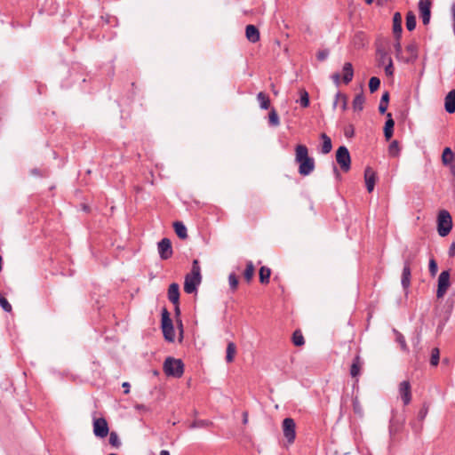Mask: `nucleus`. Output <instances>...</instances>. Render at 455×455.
Segmentation results:
<instances>
[{
	"mask_svg": "<svg viewBox=\"0 0 455 455\" xmlns=\"http://www.w3.org/2000/svg\"><path fill=\"white\" fill-rule=\"evenodd\" d=\"M176 323H177L178 329L180 331V340H181L183 338V332H184L182 320L180 318L176 319Z\"/></svg>",
	"mask_w": 455,
	"mask_h": 455,
	"instance_id": "obj_58",
	"label": "nucleus"
},
{
	"mask_svg": "<svg viewBox=\"0 0 455 455\" xmlns=\"http://www.w3.org/2000/svg\"><path fill=\"white\" fill-rule=\"evenodd\" d=\"M377 53L379 55V61L381 63H384V61L387 59L388 60V56H387V53L384 51V50H381V49H378L377 50Z\"/></svg>",
	"mask_w": 455,
	"mask_h": 455,
	"instance_id": "obj_56",
	"label": "nucleus"
},
{
	"mask_svg": "<svg viewBox=\"0 0 455 455\" xmlns=\"http://www.w3.org/2000/svg\"><path fill=\"white\" fill-rule=\"evenodd\" d=\"M122 387L124 388V393L125 395L129 394L130 393V387H131V385L129 382L125 381L122 384Z\"/></svg>",
	"mask_w": 455,
	"mask_h": 455,
	"instance_id": "obj_60",
	"label": "nucleus"
},
{
	"mask_svg": "<svg viewBox=\"0 0 455 455\" xmlns=\"http://www.w3.org/2000/svg\"><path fill=\"white\" fill-rule=\"evenodd\" d=\"M411 270L409 259H405L402 272L401 284L403 290H407L411 285Z\"/></svg>",
	"mask_w": 455,
	"mask_h": 455,
	"instance_id": "obj_15",
	"label": "nucleus"
},
{
	"mask_svg": "<svg viewBox=\"0 0 455 455\" xmlns=\"http://www.w3.org/2000/svg\"><path fill=\"white\" fill-rule=\"evenodd\" d=\"M399 393L404 405H408L411 401V384L408 380H403L399 385Z\"/></svg>",
	"mask_w": 455,
	"mask_h": 455,
	"instance_id": "obj_14",
	"label": "nucleus"
},
{
	"mask_svg": "<svg viewBox=\"0 0 455 455\" xmlns=\"http://www.w3.org/2000/svg\"><path fill=\"white\" fill-rule=\"evenodd\" d=\"M291 341L296 347H301L305 344V339L300 330L298 329L293 331Z\"/></svg>",
	"mask_w": 455,
	"mask_h": 455,
	"instance_id": "obj_33",
	"label": "nucleus"
},
{
	"mask_svg": "<svg viewBox=\"0 0 455 455\" xmlns=\"http://www.w3.org/2000/svg\"><path fill=\"white\" fill-rule=\"evenodd\" d=\"M235 351H236V347H235V343L229 342L227 346V350H226L227 363H232L234 361Z\"/></svg>",
	"mask_w": 455,
	"mask_h": 455,
	"instance_id": "obj_39",
	"label": "nucleus"
},
{
	"mask_svg": "<svg viewBox=\"0 0 455 455\" xmlns=\"http://www.w3.org/2000/svg\"><path fill=\"white\" fill-rule=\"evenodd\" d=\"M268 124L272 127H276L280 124L278 113L275 108H271L268 114Z\"/></svg>",
	"mask_w": 455,
	"mask_h": 455,
	"instance_id": "obj_38",
	"label": "nucleus"
},
{
	"mask_svg": "<svg viewBox=\"0 0 455 455\" xmlns=\"http://www.w3.org/2000/svg\"><path fill=\"white\" fill-rule=\"evenodd\" d=\"M347 108V97L343 96L342 102H341V108L342 110H346Z\"/></svg>",
	"mask_w": 455,
	"mask_h": 455,
	"instance_id": "obj_64",
	"label": "nucleus"
},
{
	"mask_svg": "<svg viewBox=\"0 0 455 455\" xmlns=\"http://www.w3.org/2000/svg\"><path fill=\"white\" fill-rule=\"evenodd\" d=\"M428 270L432 277H435L438 272V264L435 258H431L428 262Z\"/></svg>",
	"mask_w": 455,
	"mask_h": 455,
	"instance_id": "obj_46",
	"label": "nucleus"
},
{
	"mask_svg": "<svg viewBox=\"0 0 455 455\" xmlns=\"http://www.w3.org/2000/svg\"><path fill=\"white\" fill-rule=\"evenodd\" d=\"M343 76L342 80L345 84H349L354 77V68L351 62H346L343 65Z\"/></svg>",
	"mask_w": 455,
	"mask_h": 455,
	"instance_id": "obj_24",
	"label": "nucleus"
},
{
	"mask_svg": "<svg viewBox=\"0 0 455 455\" xmlns=\"http://www.w3.org/2000/svg\"><path fill=\"white\" fill-rule=\"evenodd\" d=\"M331 79L332 80L333 84L339 87V84H340V74L336 72V73H333L331 76Z\"/></svg>",
	"mask_w": 455,
	"mask_h": 455,
	"instance_id": "obj_55",
	"label": "nucleus"
},
{
	"mask_svg": "<svg viewBox=\"0 0 455 455\" xmlns=\"http://www.w3.org/2000/svg\"><path fill=\"white\" fill-rule=\"evenodd\" d=\"M245 36L246 39L254 44L259 41L260 34L259 28L252 24H249L245 27Z\"/></svg>",
	"mask_w": 455,
	"mask_h": 455,
	"instance_id": "obj_18",
	"label": "nucleus"
},
{
	"mask_svg": "<svg viewBox=\"0 0 455 455\" xmlns=\"http://www.w3.org/2000/svg\"><path fill=\"white\" fill-rule=\"evenodd\" d=\"M0 307L4 312L10 313L12 311V305L9 303L8 299L0 295Z\"/></svg>",
	"mask_w": 455,
	"mask_h": 455,
	"instance_id": "obj_48",
	"label": "nucleus"
},
{
	"mask_svg": "<svg viewBox=\"0 0 455 455\" xmlns=\"http://www.w3.org/2000/svg\"><path fill=\"white\" fill-rule=\"evenodd\" d=\"M164 371L168 377L180 378L184 373V363L181 359L168 356L164 362Z\"/></svg>",
	"mask_w": 455,
	"mask_h": 455,
	"instance_id": "obj_3",
	"label": "nucleus"
},
{
	"mask_svg": "<svg viewBox=\"0 0 455 455\" xmlns=\"http://www.w3.org/2000/svg\"><path fill=\"white\" fill-rule=\"evenodd\" d=\"M366 36L363 31H357L353 37V44L355 48L361 49L365 46Z\"/></svg>",
	"mask_w": 455,
	"mask_h": 455,
	"instance_id": "obj_29",
	"label": "nucleus"
},
{
	"mask_svg": "<svg viewBox=\"0 0 455 455\" xmlns=\"http://www.w3.org/2000/svg\"><path fill=\"white\" fill-rule=\"evenodd\" d=\"M320 139L322 140L321 148L318 149L323 155L329 154L332 149V142L331 138L326 133H321Z\"/></svg>",
	"mask_w": 455,
	"mask_h": 455,
	"instance_id": "obj_23",
	"label": "nucleus"
},
{
	"mask_svg": "<svg viewBox=\"0 0 455 455\" xmlns=\"http://www.w3.org/2000/svg\"><path fill=\"white\" fill-rule=\"evenodd\" d=\"M344 135L349 139L355 135L354 126L352 124H348L344 130Z\"/></svg>",
	"mask_w": 455,
	"mask_h": 455,
	"instance_id": "obj_54",
	"label": "nucleus"
},
{
	"mask_svg": "<svg viewBox=\"0 0 455 455\" xmlns=\"http://www.w3.org/2000/svg\"><path fill=\"white\" fill-rule=\"evenodd\" d=\"M403 419H398L395 414V411H392V417L389 420V434L391 436L396 435L399 433L403 427Z\"/></svg>",
	"mask_w": 455,
	"mask_h": 455,
	"instance_id": "obj_17",
	"label": "nucleus"
},
{
	"mask_svg": "<svg viewBox=\"0 0 455 455\" xmlns=\"http://www.w3.org/2000/svg\"><path fill=\"white\" fill-rule=\"evenodd\" d=\"M330 55V51L328 49H323L317 52L316 58L319 61L325 60Z\"/></svg>",
	"mask_w": 455,
	"mask_h": 455,
	"instance_id": "obj_51",
	"label": "nucleus"
},
{
	"mask_svg": "<svg viewBox=\"0 0 455 455\" xmlns=\"http://www.w3.org/2000/svg\"><path fill=\"white\" fill-rule=\"evenodd\" d=\"M295 162L299 165L298 172L301 176H308L315 170V159L309 156L306 145L295 147Z\"/></svg>",
	"mask_w": 455,
	"mask_h": 455,
	"instance_id": "obj_1",
	"label": "nucleus"
},
{
	"mask_svg": "<svg viewBox=\"0 0 455 455\" xmlns=\"http://www.w3.org/2000/svg\"><path fill=\"white\" fill-rule=\"evenodd\" d=\"M254 272H255V267H254L252 261H251V260L246 261V267H245L244 271L243 272V275L244 280L247 283H250L252 280Z\"/></svg>",
	"mask_w": 455,
	"mask_h": 455,
	"instance_id": "obj_30",
	"label": "nucleus"
},
{
	"mask_svg": "<svg viewBox=\"0 0 455 455\" xmlns=\"http://www.w3.org/2000/svg\"><path fill=\"white\" fill-rule=\"evenodd\" d=\"M403 33L402 15L396 12L393 15V34L395 40H401Z\"/></svg>",
	"mask_w": 455,
	"mask_h": 455,
	"instance_id": "obj_16",
	"label": "nucleus"
},
{
	"mask_svg": "<svg viewBox=\"0 0 455 455\" xmlns=\"http://www.w3.org/2000/svg\"><path fill=\"white\" fill-rule=\"evenodd\" d=\"M228 284L229 288L232 291H235L239 284V279L238 276L235 275V273H230L228 275Z\"/></svg>",
	"mask_w": 455,
	"mask_h": 455,
	"instance_id": "obj_42",
	"label": "nucleus"
},
{
	"mask_svg": "<svg viewBox=\"0 0 455 455\" xmlns=\"http://www.w3.org/2000/svg\"><path fill=\"white\" fill-rule=\"evenodd\" d=\"M394 48H395V51L396 53V57H399V55L402 53V45H401L400 40H395Z\"/></svg>",
	"mask_w": 455,
	"mask_h": 455,
	"instance_id": "obj_57",
	"label": "nucleus"
},
{
	"mask_svg": "<svg viewBox=\"0 0 455 455\" xmlns=\"http://www.w3.org/2000/svg\"><path fill=\"white\" fill-rule=\"evenodd\" d=\"M454 307V299L449 297L445 302L441 306H436L435 308V317L438 319V323L446 325Z\"/></svg>",
	"mask_w": 455,
	"mask_h": 455,
	"instance_id": "obj_5",
	"label": "nucleus"
},
{
	"mask_svg": "<svg viewBox=\"0 0 455 455\" xmlns=\"http://www.w3.org/2000/svg\"><path fill=\"white\" fill-rule=\"evenodd\" d=\"M455 162V154L450 147H446L443 150L442 163L444 166Z\"/></svg>",
	"mask_w": 455,
	"mask_h": 455,
	"instance_id": "obj_25",
	"label": "nucleus"
},
{
	"mask_svg": "<svg viewBox=\"0 0 455 455\" xmlns=\"http://www.w3.org/2000/svg\"><path fill=\"white\" fill-rule=\"evenodd\" d=\"M299 94H300V97H299V100H298V102L299 103L300 107L303 108L309 107L310 99H309L308 92L305 89H301L299 91Z\"/></svg>",
	"mask_w": 455,
	"mask_h": 455,
	"instance_id": "obj_37",
	"label": "nucleus"
},
{
	"mask_svg": "<svg viewBox=\"0 0 455 455\" xmlns=\"http://www.w3.org/2000/svg\"><path fill=\"white\" fill-rule=\"evenodd\" d=\"M161 329L164 339L168 342H173L175 339V330L171 314L166 307H164L161 312Z\"/></svg>",
	"mask_w": 455,
	"mask_h": 455,
	"instance_id": "obj_4",
	"label": "nucleus"
},
{
	"mask_svg": "<svg viewBox=\"0 0 455 455\" xmlns=\"http://www.w3.org/2000/svg\"><path fill=\"white\" fill-rule=\"evenodd\" d=\"M283 436L289 443H292L296 437V423L292 418H285L282 422Z\"/></svg>",
	"mask_w": 455,
	"mask_h": 455,
	"instance_id": "obj_9",
	"label": "nucleus"
},
{
	"mask_svg": "<svg viewBox=\"0 0 455 455\" xmlns=\"http://www.w3.org/2000/svg\"><path fill=\"white\" fill-rule=\"evenodd\" d=\"M405 19H406V28L409 31L414 30L416 28V25H417L416 16L414 14V12L411 11H409L406 13Z\"/></svg>",
	"mask_w": 455,
	"mask_h": 455,
	"instance_id": "obj_34",
	"label": "nucleus"
},
{
	"mask_svg": "<svg viewBox=\"0 0 455 455\" xmlns=\"http://www.w3.org/2000/svg\"><path fill=\"white\" fill-rule=\"evenodd\" d=\"M213 423L208 419H195L190 425L189 428H205L212 426Z\"/></svg>",
	"mask_w": 455,
	"mask_h": 455,
	"instance_id": "obj_36",
	"label": "nucleus"
},
{
	"mask_svg": "<svg viewBox=\"0 0 455 455\" xmlns=\"http://www.w3.org/2000/svg\"><path fill=\"white\" fill-rule=\"evenodd\" d=\"M69 75H70V76L73 77V81L75 82L76 80V76H78V73H77V71L76 70L75 68H72L69 70Z\"/></svg>",
	"mask_w": 455,
	"mask_h": 455,
	"instance_id": "obj_63",
	"label": "nucleus"
},
{
	"mask_svg": "<svg viewBox=\"0 0 455 455\" xmlns=\"http://www.w3.org/2000/svg\"><path fill=\"white\" fill-rule=\"evenodd\" d=\"M202 282V277H196L189 275H186L184 281V291L188 294L197 292L198 286Z\"/></svg>",
	"mask_w": 455,
	"mask_h": 455,
	"instance_id": "obj_12",
	"label": "nucleus"
},
{
	"mask_svg": "<svg viewBox=\"0 0 455 455\" xmlns=\"http://www.w3.org/2000/svg\"><path fill=\"white\" fill-rule=\"evenodd\" d=\"M385 73L387 76H392L394 75V66L391 58H388V63L385 67Z\"/></svg>",
	"mask_w": 455,
	"mask_h": 455,
	"instance_id": "obj_52",
	"label": "nucleus"
},
{
	"mask_svg": "<svg viewBox=\"0 0 455 455\" xmlns=\"http://www.w3.org/2000/svg\"><path fill=\"white\" fill-rule=\"evenodd\" d=\"M389 100H390V94L387 91H385L381 95L379 105V114H381V115L387 114V109L388 107Z\"/></svg>",
	"mask_w": 455,
	"mask_h": 455,
	"instance_id": "obj_28",
	"label": "nucleus"
},
{
	"mask_svg": "<svg viewBox=\"0 0 455 455\" xmlns=\"http://www.w3.org/2000/svg\"><path fill=\"white\" fill-rule=\"evenodd\" d=\"M427 412H428V406L425 403L423 404L422 408L418 412V415H417L418 421L422 422L425 419V418L427 417Z\"/></svg>",
	"mask_w": 455,
	"mask_h": 455,
	"instance_id": "obj_49",
	"label": "nucleus"
},
{
	"mask_svg": "<svg viewBox=\"0 0 455 455\" xmlns=\"http://www.w3.org/2000/svg\"><path fill=\"white\" fill-rule=\"evenodd\" d=\"M271 269L268 267L262 266L259 270V278L261 284H267L271 276Z\"/></svg>",
	"mask_w": 455,
	"mask_h": 455,
	"instance_id": "obj_27",
	"label": "nucleus"
},
{
	"mask_svg": "<svg viewBox=\"0 0 455 455\" xmlns=\"http://www.w3.org/2000/svg\"><path fill=\"white\" fill-rule=\"evenodd\" d=\"M448 254L450 257H452L455 255V242H452L450 245Z\"/></svg>",
	"mask_w": 455,
	"mask_h": 455,
	"instance_id": "obj_62",
	"label": "nucleus"
},
{
	"mask_svg": "<svg viewBox=\"0 0 455 455\" xmlns=\"http://www.w3.org/2000/svg\"><path fill=\"white\" fill-rule=\"evenodd\" d=\"M377 180V173L370 166H367L364 170V181L366 189L369 193H371L374 190Z\"/></svg>",
	"mask_w": 455,
	"mask_h": 455,
	"instance_id": "obj_13",
	"label": "nucleus"
},
{
	"mask_svg": "<svg viewBox=\"0 0 455 455\" xmlns=\"http://www.w3.org/2000/svg\"><path fill=\"white\" fill-rule=\"evenodd\" d=\"M108 442H109V444L112 446V447H115V448H119L122 444L121 441H120V438L117 435L116 432L115 431H112L110 434H109V439H108Z\"/></svg>",
	"mask_w": 455,
	"mask_h": 455,
	"instance_id": "obj_43",
	"label": "nucleus"
},
{
	"mask_svg": "<svg viewBox=\"0 0 455 455\" xmlns=\"http://www.w3.org/2000/svg\"><path fill=\"white\" fill-rule=\"evenodd\" d=\"M431 6L432 2L430 0H419L418 4L419 17L422 20L424 25H428L431 19Z\"/></svg>",
	"mask_w": 455,
	"mask_h": 455,
	"instance_id": "obj_11",
	"label": "nucleus"
},
{
	"mask_svg": "<svg viewBox=\"0 0 455 455\" xmlns=\"http://www.w3.org/2000/svg\"><path fill=\"white\" fill-rule=\"evenodd\" d=\"M335 156L340 169L345 172H348L351 168V156L348 148L344 145L339 146L336 150Z\"/></svg>",
	"mask_w": 455,
	"mask_h": 455,
	"instance_id": "obj_6",
	"label": "nucleus"
},
{
	"mask_svg": "<svg viewBox=\"0 0 455 455\" xmlns=\"http://www.w3.org/2000/svg\"><path fill=\"white\" fill-rule=\"evenodd\" d=\"M406 50H407V52H409L411 54H412V55H414L415 57H417L418 46H417V44H416L415 42L409 44L406 46Z\"/></svg>",
	"mask_w": 455,
	"mask_h": 455,
	"instance_id": "obj_53",
	"label": "nucleus"
},
{
	"mask_svg": "<svg viewBox=\"0 0 455 455\" xmlns=\"http://www.w3.org/2000/svg\"><path fill=\"white\" fill-rule=\"evenodd\" d=\"M257 100L261 109L267 110L270 108V99L265 92H259L257 94Z\"/></svg>",
	"mask_w": 455,
	"mask_h": 455,
	"instance_id": "obj_31",
	"label": "nucleus"
},
{
	"mask_svg": "<svg viewBox=\"0 0 455 455\" xmlns=\"http://www.w3.org/2000/svg\"><path fill=\"white\" fill-rule=\"evenodd\" d=\"M352 405H353L354 412L359 416H362L363 415V408H362L357 397L353 398Z\"/></svg>",
	"mask_w": 455,
	"mask_h": 455,
	"instance_id": "obj_50",
	"label": "nucleus"
},
{
	"mask_svg": "<svg viewBox=\"0 0 455 455\" xmlns=\"http://www.w3.org/2000/svg\"><path fill=\"white\" fill-rule=\"evenodd\" d=\"M440 360V351L437 347H435L431 351L430 364L432 366H437Z\"/></svg>",
	"mask_w": 455,
	"mask_h": 455,
	"instance_id": "obj_45",
	"label": "nucleus"
},
{
	"mask_svg": "<svg viewBox=\"0 0 455 455\" xmlns=\"http://www.w3.org/2000/svg\"><path fill=\"white\" fill-rule=\"evenodd\" d=\"M180 285L177 283H172L168 288V299L172 304H180Z\"/></svg>",
	"mask_w": 455,
	"mask_h": 455,
	"instance_id": "obj_20",
	"label": "nucleus"
},
{
	"mask_svg": "<svg viewBox=\"0 0 455 455\" xmlns=\"http://www.w3.org/2000/svg\"><path fill=\"white\" fill-rule=\"evenodd\" d=\"M173 306H174L175 317H176V319H178V318H180V315L181 314L180 308V304H173Z\"/></svg>",
	"mask_w": 455,
	"mask_h": 455,
	"instance_id": "obj_61",
	"label": "nucleus"
},
{
	"mask_svg": "<svg viewBox=\"0 0 455 455\" xmlns=\"http://www.w3.org/2000/svg\"><path fill=\"white\" fill-rule=\"evenodd\" d=\"M365 101V98L363 92L356 94L353 100V108L355 111H362L363 108V103Z\"/></svg>",
	"mask_w": 455,
	"mask_h": 455,
	"instance_id": "obj_32",
	"label": "nucleus"
},
{
	"mask_svg": "<svg viewBox=\"0 0 455 455\" xmlns=\"http://www.w3.org/2000/svg\"><path fill=\"white\" fill-rule=\"evenodd\" d=\"M93 434L98 438H105L109 434V427L107 419L103 417H93L92 420Z\"/></svg>",
	"mask_w": 455,
	"mask_h": 455,
	"instance_id": "obj_8",
	"label": "nucleus"
},
{
	"mask_svg": "<svg viewBox=\"0 0 455 455\" xmlns=\"http://www.w3.org/2000/svg\"><path fill=\"white\" fill-rule=\"evenodd\" d=\"M30 174L34 176L45 177L46 174L42 173L41 170L38 168H33L30 170Z\"/></svg>",
	"mask_w": 455,
	"mask_h": 455,
	"instance_id": "obj_59",
	"label": "nucleus"
},
{
	"mask_svg": "<svg viewBox=\"0 0 455 455\" xmlns=\"http://www.w3.org/2000/svg\"><path fill=\"white\" fill-rule=\"evenodd\" d=\"M444 109L449 114L455 113V89L451 90L444 98Z\"/></svg>",
	"mask_w": 455,
	"mask_h": 455,
	"instance_id": "obj_22",
	"label": "nucleus"
},
{
	"mask_svg": "<svg viewBox=\"0 0 455 455\" xmlns=\"http://www.w3.org/2000/svg\"><path fill=\"white\" fill-rule=\"evenodd\" d=\"M388 154L392 157H396L400 154V147L398 140H395L391 141V143L388 146Z\"/></svg>",
	"mask_w": 455,
	"mask_h": 455,
	"instance_id": "obj_40",
	"label": "nucleus"
},
{
	"mask_svg": "<svg viewBox=\"0 0 455 455\" xmlns=\"http://www.w3.org/2000/svg\"><path fill=\"white\" fill-rule=\"evenodd\" d=\"M451 286L450 269L443 270L440 273L437 279L436 298L443 299Z\"/></svg>",
	"mask_w": 455,
	"mask_h": 455,
	"instance_id": "obj_7",
	"label": "nucleus"
},
{
	"mask_svg": "<svg viewBox=\"0 0 455 455\" xmlns=\"http://www.w3.org/2000/svg\"><path fill=\"white\" fill-rule=\"evenodd\" d=\"M173 228L177 236L182 240L188 238V229L182 221H175L173 223Z\"/></svg>",
	"mask_w": 455,
	"mask_h": 455,
	"instance_id": "obj_26",
	"label": "nucleus"
},
{
	"mask_svg": "<svg viewBox=\"0 0 455 455\" xmlns=\"http://www.w3.org/2000/svg\"><path fill=\"white\" fill-rule=\"evenodd\" d=\"M411 340L412 346L414 347H417L419 346V344L421 342V328H418L415 330Z\"/></svg>",
	"mask_w": 455,
	"mask_h": 455,
	"instance_id": "obj_47",
	"label": "nucleus"
},
{
	"mask_svg": "<svg viewBox=\"0 0 455 455\" xmlns=\"http://www.w3.org/2000/svg\"><path fill=\"white\" fill-rule=\"evenodd\" d=\"M188 275L196 276V277H202L201 267H200L198 259H196L192 261L191 271Z\"/></svg>",
	"mask_w": 455,
	"mask_h": 455,
	"instance_id": "obj_41",
	"label": "nucleus"
},
{
	"mask_svg": "<svg viewBox=\"0 0 455 455\" xmlns=\"http://www.w3.org/2000/svg\"><path fill=\"white\" fill-rule=\"evenodd\" d=\"M453 228L452 217L451 213L442 209L438 212L436 216V229L441 237L447 236Z\"/></svg>",
	"mask_w": 455,
	"mask_h": 455,
	"instance_id": "obj_2",
	"label": "nucleus"
},
{
	"mask_svg": "<svg viewBox=\"0 0 455 455\" xmlns=\"http://www.w3.org/2000/svg\"><path fill=\"white\" fill-rule=\"evenodd\" d=\"M393 331L395 334V340L400 345L402 351L408 353L409 347L407 346L404 336L395 329H394Z\"/></svg>",
	"mask_w": 455,
	"mask_h": 455,
	"instance_id": "obj_35",
	"label": "nucleus"
},
{
	"mask_svg": "<svg viewBox=\"0 0 455 455\" xmlns=\"http://www.w3.org/2000/svg\"><path fill=\"white\" fill-rule=\"evenodd\" d=\"M159 257L163 260L169 259L173 253L172 242L169 238L164 237L157 243Z\"/></svg>",
	"mask_w": 455,
	"mask_h": 455,
	"instance_id": "obj_10",
	"label": "nucleus"
},
{
	"mask_svg": "<svg viewBox=\"0 0 455 455\" xmlns=\"http://www.w3.org/2000/svg\"><path fill=\"white\" fill-rule=\"evenodd\" d=\"M395 121L391 113H387V120L383 128V133L386 140H390L394 134Z\"/></svg>",
	"mask_w": 455,
	"mask_h": 455,
	"instance_id": "obj_19",
	"label": "nucleus"
},
{
	"mask_svg": "<svg viewBox=\"0 0 455 455\" xmlns=\"http://www.w3.org/2000/svg\"><path fill=\"white\" fill-rule=\"evenodd\" d=\"M380 86V79L377 76H371L369 80V90L371 93L375 92Z\"/></svg>",
	"mask_w": 455,
	"mask_h": 455,
	"instance_id": "obj_44",
	"label": "nucleus"
},
{
	"mask_svg": "<svg viewBox=\"0 0 455 455\" xmlns=\"http://www.w3.org/2000/svg\"><path fill=\"white\" fill-rule=\"evenodd\" d=\"M363 362L361 356L357 354L352 361L350 365L349 373L352 378H357L361 374V369Z\"/></svg>",
	"mask_w": 455,
	"mask_h": 455,
	"instance_id": "obj_21",
	"label": "nucleus"
}]
</instances>
